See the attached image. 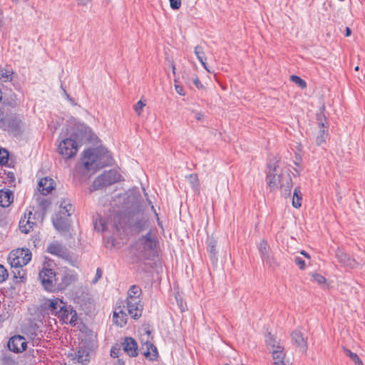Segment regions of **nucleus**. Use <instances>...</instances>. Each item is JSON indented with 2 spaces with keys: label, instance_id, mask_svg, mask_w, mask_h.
I'll list each match as a JSON object with an SVG mask.
<instances>
[{
  "label": "nucleus",
  "instance_id": "f257e3e1",
  "mask_svg": "<svg viewBox=\"0 0 365 365\" xmlns=\"http://www.w3.org/2000/svg\"><path fill=\"white\" fill-rule=\"evenodd\" d=\"M113 163L111 153L103 147L89 148L83 153L81 164L88 172L95 173L98 169Z\"/></svg>",
  "mask_w": 365,
  "mask_h": 365
},
{
  "label": "nucleus",
  "instance_id": "f03ea898",
  "mask_svg": "<svg viewBox=\"0 0 365 365\" xmlns=\"http://www.w3.org/2000/svg\"><path fill=\"white\" fill-rule=\"evenodd\" d=\"M267 183L272 191L280 189L284 195H289L292 187V180L287 173L279 170L278 167H274L272 173L269 172L267 175Z\"/></svg>",
  "mask_w": 365,
  "mask_h": 365
},
{
  "label": "nucleus",
  "instance_id": "7ed1b4c3",
  "mask_svg": "<svg viewBox=\"0 0 365 365\" xmlns=\"http://www.w3.org/2000/svg\"><path fill=\"white\" fill-rule=\"evenodd\" d=\"M31 252L29 249H16L10 252L9 260L11 267L17 269L14 271V277L21 279H25V272L19 269L26 265L31 259Z\"/></svg>",
  "mask_w": 365,
  "mask_h": 365
},
{
  "label": "nucleus",
  "instance_id": "20e7f679",
  "mask_svg": "<svg viewBox=\"0 0 365 365\" xmlns=\"http://www.w3.org/2000/svg\"><path fill=\"white\" fill-rule=\"evenodd\" d=\"M266 341L272 354L273 365H289V361L286 358L284 346L273 336H269Z\"/></svg>",
  "mask_w": 365,
  "mask_h": 365
},
{
  "label": "nucleus",
  "instance_id": "39448f33",
  "mask_svg": "<svg viewBox=\"0 0 365 365\" xmlns=\"http://www.w3.org/2000/svg\"><path fill=\"white\" fill-rule=\"evenodd\" d=\"M66 135L68 137H93V132L90 127L75 118L71 119L66 128Z\"/></svg>",
  "mask_w": 365,
  "mask_h": 365
},
{
  "label": "nucleus",
  "instance_id": "423d86ee",
  "mask_svg": "<svg viewBox=\"0 0 365 365\" xmlns=\"http://www.w3.org/2000/svg\"><path fill=\"white\" fill-rule=\"evenodd\" d=\"M138 256L143 259H149L155 252L156 241L150 235L140 238L135 243Z\"/></svg>",
  "mask_w": 365,
  "mask_h": 365
},
{
  "label": "nucleus",
  "instance_id": "0eeeda50",
  "mask_svg": "<svg viewBox=\"0 0 365 365\" xmlns=\"http://www.w3.org/2000/svg\"><path fill=\"white\" fill-rule=\"evenodd\" d=\"M151 332L145 329L140 335L141 351L147 359L151 361L155 360L158 356L157 348L151 342Z\"/></svg>",
  "mask_w": 365,
  "mask_h": 365
},
{
  "label": "nucleus",
  "instance_id": "6e6552de",
  "mask_svg": "<svg viewBox=\"0 0 365 365\" xmlns=\"http://www.w3.org/2000/svg\"><path fill=\"white\" fill-rule=\"evenodd\" d=\"M76 138H63L58 144V153L65 159L73 158L79 148Z\"/></svg>",
  "mask_w": 365,
  "mask_h": 365
},
{
  "label": "nucleus",
  "instance_id": "1a4fd4ad",
  "mask_svg": "<svg viewBox=\"0 0 365 365\" xmlns=\"http://www.w3.org/2000/svg\"><path fill=\"white\" fill-rule=\"evenodd\" d=\"M120 179V175L117 171L110 170L96 178L93 182V187L95 190L101 189L118 182Z\"/></svg>",
  "mask_w": 365,
  "mask_h": 365
},
{
  "label": "nucleus",
  "instance_id": "9d476101",
  "mask_svg": "<svg viewBox=\"0 0 365 365\" xmlns=\"http://www.w3.org/2000/svg\"><path fill=\"white\" fill-rule=\"evenodd\" d=\"M38 278L46 290H54L53 281L56 280V274L51 269H43L38 274Z\"/></svg>",
  "mask_w": 365,
  "mask_h": 365
},
{
  "label": "nucleus",
  "instance_id": "9b49d317",
  "mask_svg": "<svg viewBox=\"0 0 365 365\" xmlns=\"http://www.w3.org/2000/svg\"><path fill=\"white\" fill-rule=\"evenodd\" d=\"M36 225L35 217L31 211H28L24 214V216L21 218L19 222V230L21 232L28 234L31 231L34 227Z\"/></svg>",
  "mask_w": 365,
  "mask_h": 365
},
{
  "label": "nucleus",
  "instance_id": "f8f14e48",
  "mask_svg": "<svg viewBox=\"0 0 365 365\" xmlns=\"http://www.w3.org/2000/svg\"><path fill=\"white\" fill-rule=\"evenodd\" d=\"M126 308L128 314L136 319L141 317L143 309L141 299L126 300Z\"/></svg>",
  "mask_w": 365,
  "mask_h": 365
},
{
  "label": "nucleus",
  "instance_id": "ddd939ff",
  "mask_svg": "<svg viewBox=\"0 0 365 365\" xmlns=\"http://www.w3.org/2000/svg\"><path fill=\"white\" fill-rule=\"evenodd\" d=\"M7 346L10 351L15 353H21L26 349L27 342L24 336L17 335L12 336L9 339Z\"/></svg>",
  "mask_w": 365,
  "mask_h": 365
},
{
  "label": "nucleus",
  "instance_id": "4468645a",
  "mask_svg": "<svg viewBox=\"0 0 365 365\" xmlns=\"http://www.w3.org/2000/svg\"><path fill=\"white\" fill-rule=\"evenodd\" d=\"M66 303L59 298L47 299L45 302V308L51 312V314L57 316L61 309L64 307Z\"/></svg>",
  "mask_w": 365,
  "mask_h": 365
},
{
  "label": "nucleus",
  "instance_id": "2eb2a0df",
  "mask_svg": "<svg viewBox=\"0 0 365 365\" xmlns=\"http://www.w3.org/2000/svg\"><path fill=\"white\" fill-rule=\"evenodd\" d=\"M0 124H1L2 126H7L10 130L17 134L21 128V120L14 116L1 118Z\"/></svg>",
  "mask_w": 365,
  "mask_h": 365
},
{
  "label": "nucleus",
  "instance_id": "dca6fc26",
  "mask_svg": "<svg viewBox=\"0 0 365 365\" xmlns=\"http://www.w3.org/2000/svg\"><path fill=\"white\" fill-rule=\"evenodd\" d=\"M292 340L293 343L299 349L302 353H306L307 350V338L299 331H294L292 334Z\"/></svg>",
  "mask_w": 365,
  "mask_h": 365
},
{
  "label": "nucleus",
  "instance_id": "f3484780",
  "mask_svg": "<svg viewBox=\"0 0 365 365\" xmlns=\"http://www.w3.org/2000/svg\"><path fill=\"white\" fill-rule=\"evenodd\" d=\"M124 305L123 307L118 306L113 312V321L115 324L120 327L127 323V314L124 312Z\"/></svg>",
  "mask_w": 365,
  "mask_h": 365
},
{
  "label": "nucleus",
  "instance_id": "a211bd4d",
  "mask_svg": "<svg viewBox=\"0 0 365 365\" xmlns=\"http://www.w3.org/2000/svg\"><path fill=\"white\" fill-rule=\"evenodd\" d=\"M123 350L131 357L138 355V345L136 341L131 337H126L123 343Z\"/></svg>",
  "mask_w": 365,
  "mask_h": 365
},
{
  "label": "nucleus",
  "instance_id": "6ab92c4d",
  "mask_svg": "<svg viewBox=\"0 0 365 365\" xmlns=\"http://www.w3.org/2000/svg\"><path fill=\"white\" fill-rule=\"evenodd\" d=\"M336 257L338 259L340 263L351 269L356 267L358 264L354 259L351 258L349 255L340 250L336 251Z\"/></svg>",
  "mask_w": 365,
  "mask_h": 365
},
{
  "label": "nucleus",
  "instance_id": "aec40b11",
  "mask_svg": "<svg viewBox=\"0 0 365 365\" xmlns=\"http://www.w3.org/2000/svg\"><path fill=\"white\" fill-rule=\"evenodd\" d=\"M54 188V181L51 178H44L38 182V190L42 195H46Z\"/></svg>",
  "mask_w": 365,
  "mask_h": 365
},
{
  "label": "nucleus",
  "instance_id": "412c9836",
  "mask_svg": "<svg viewBox=\"0 0 365 365\" xmlns=\"http://www.w3.org/2000/svg\"><path fill=\"white\" fill-rule=\"evenodd\" d=\"M47 251L59 257H64L66 255V249L57 242L51 243L47 247Z\"/></svg>",
  "mask_w": 365,
  "mask_h": 365
},
{
  "label": "nucleus",
  "instance_id": "4be33fe9",
  "mask_svg": "<svg viewBox=\"0 0 365 365\" xmlns=\"http://www.w3.org/2000/svg\"><path fill=\"white\" fill-rule=\"evenodd\" d=\"M68 218L63 215H56L54 217H53V224L56 230L58 231H65L67 230L68 223Z\"/></svg>",
  "mask_w": 365,
  "mask_h": 365
},
{
  "label": "nucleus",
  "instance_id": "5701e85b",
  "mask_svg": "<svg viewBox=\"0 0 365 365\" xmlns=\"http://www.w3.org/2000/svg\"><path fill=\"white\" fill-rule=\"evenodd\" d=\"M14 201V195L9 190H0V206L8 207Z\"/></svg>",
  "mask_w": 365,
  "mask_h": 365
},
{
  "label": "nucleus",
  "instance_id": "b1692460",
  "mask_svg": "<svg viewBox=\"0 0 365 365\" xmlns=\"http://www.w3.org/2000/svg\"><path fill=\"white\" fill-rule=\"evenodd\" d=\"M77 280V275L72 272H66L61 277V282L58 284L60 289H64Z\"/></svg>",
  "mask_w": 365,
  "mask_h": 365
},
{
  "label": "nucleus",
  "instance_id": "393cba45",
  "mask_svg": "<svg viewBox=\"0 0 365 365\" xmlns=\"http://www.w3.org/2000/svg\"><path fill=\"white\" fill-rule=\"evenodd\" d=\"M74 212L73 205L67 200H63L59 206V211L57 215L68 217Z\"/></svg>",
  "mask_w": 365,
  "mask_h": 365
},
{
  "label": "nucleus",
  "instance_id": "a878e982",
  "mask_svg": "<svg viewBox=\"0 0 365 365\" xmlns=\"http://www.w3.org/2000/svg\"><path fill=\"white\" fill-rule=\"evenodd\" d=\"M74 359L77 362L83 364L89 361V352L86 349H79L78 351L76 352Z\"/></svg>",
  "mask_w": 365,
  "mask_h": 365
},
{
  "label": "nucleus",
  "instance_id": "bb28decb",
  "mask_svg": "<svg viewBox=\"0 0 365 365\" xmlns=\"http://www.w3.org/2000/svg\"><path fill=\"white\" fill-rule=\"evenodd\" d=\"M142 294V290L140 287L137 285H133L128 291V297L127 300L141 299L140 295Z\"/></svg>",
  "mask_w": 365,
  "mask_h": 365
},
{
  "label": "nucleus",
  "instance_id": "cd10ccee",
  "mask_svg": "<svg viewBox=\"0 0 365 365\" xmlns=\"http://www.w3.org/2000/svg\"><path fill=\"white\" fill-rule=\"evenodd\" d=\"M71 312V307H67L66 304H65L64 307L62 309H61L57 316L63 323H68Z\"/></svg>",
  "mask_w": 365,
  "mask_h": 365
},
{
  "label": "nucleus",
  "instance_id": "c85d7f7f",
  "mask_svg": "<svg viewBox=\"0 0 365 365\" xmlns=\"http://www.w3.org/2000/svg\"><path fill=\"white\" fill-rule=\"evenodd\" d=\"M258 249L263 260L269 257V247L266 241L262 240L258 245Z\"/></svg>",
  "mask_w": 365,
  "mask_h": 365
},
{
  "label": "nucleus",
  "instance_id": "c756f323",
  "mask_svg": "<svg viewBox=\"0 0 365 365\" xmlns=\"http://www.w3.org/2000/svg\"><path fill=\"white\" fill-rule=\"evenodd\" d=\"M302 193L299 187H296L294 190L293 193V199H292V205L296 208H299L301 207L302 203Z\"/></svg>",
  "mask_w": 365,
  "mask_h": 365
},
{
  "label": "nucleus",
  "instance_id": "7c9ffc66",
  "mask_svg": "<svg viewBox=\"0 0 365 365\" xmlns=\"http://www.w3.org/2000/svg\"><path fill=\"white\" fill-rule=\"evenodd\" d=\"M344 351L345 354L349 357L350 359L352 360L356 365H364L362 361L359 359L356 354L353 353L351 350L346 348L344 349Z\"/></svg>",
  "mask_w": 365,
  "mask_h": 365
},
{
  "label": "nucleus",
  "instance_id": "2f4dec72",
  "mask_svg": "<svg viewBox=\"0 0 365 365\" xmlns=\"http://www.w3.org/2000/svg\"><path fill=\"white\" fill-rule=\"evenodd\" d=\"M14 72L10 69H3L0 71V79L3 81H11L12 80V75Z\"/></svg>",
  "mask_w": 365,
  "mask_h": 365
},
{
  "label": "nucleus",
  "instance_id": "473e14b6",
  "mask_svg": "<svg viewBox=\"0 0 365 365\" xmlns=\"http://www.w3.org/2000/svg\"><path fill=\"white\" fill-rule=\"evenodd\" d=\"M187 178L193 188L196 190H198L200 187V182L197 174H190Z\"/></svg>",
  "mask_w": 365,
  "mask_h": 365
},
{
  "label": "nucleus",
  "instance_id": "72a5a7b5",
  "mask_svg": "<svg viewBox=\"0 0 365 365\" xmlns=\"http://www.w3.org/2000/svg\"><path fill=\"white\" fill-rule=\"evenodd\" d=\"M290 79L302 89L307 87V83L298 76L292 75L291 76Z\"/></svg>",
  "mask_w": 365,
  "mask_h": 365
},
{
  "label": "nucleus",
  "instance_id": "f704fd0d",
  "mask_svg": "<svg viewBox=\"0 0 365 365\" xmlns=\"http://www.w3.org/2000/svg\"><path fill=\"white\" fill-rule=\"evenodd\" d=\"M312 280L319 285L324 284L327 282L324 277L317 273H312L311 274Z\"/></svg>",
  "mask_w": 365,
  "mask_h": 365
},
{
  "label": "nucleus",
  "instance_id": "c9c22d12",
  "mask_svg": "<svg viewBox=\"0 0 365 365\" xmlns=\"http://www.w3.org/2000/svg\"><path fill=\"white\" fill-rule=\"evenodd\" d=\"M195 53L200 62H202V60H206L203 48L200 46H197L195 48Z\"/></svg>",
  "mask_w": 365,
  "mask_h": 365
},
{
  "label": "nucleus",
  "instance_id": "e433bc0d",
  "mask_svg": "<svg viewBox=\"0 0 365 365\" xmlns=\"http://www.w3.org/2000/svg\"><path fill=\"white\" fill-rule=\"evenodd\" d=\"M9 154L6 150L0 149V164H5L8 162Z\"/></svg>",
  "mask_w": 365,
  "mask_h": 365
},
{
  "label": "nucleus",
  "instance_id": "4c0bfd02",
  "mask_svg": "<svg viewBox=\"0 0 365 365\" xmlns=\"http://www.w3.org/2000/svg\"><path fill=\"white\" fill-rule=\"evenodd\" d=\"M145 103L141 100L138 101L136 104L134 106V110L138 115L141 114L143 108L145 107Z\"/></svg>",
  "mask_w": 365,
  "mask_h": 365
},
{
  "label": "nucleus",
  "instance_id": "58836bf2",
  "mask_svg": "<svg viewBox=\"0 0 365 365\" xmlns=\"http://www.w3.org/2000/svg\"><path fill=\"white\" fill-rule=\"evenodd\" d=\"M294 262L300 269H304L306 267V263L300 257H294Z\"/></svg>",
  "mask_w": 365,
  "mask_h": 365
},
{
  "label": "nucleus",
  "instance_id": "ea45409f",
  "mask_svg": "<svg viewBox=\"0 0 365 365\" xmlns=\"http://www.w3.org/2000/svg\"><path fill=\"white\" fill-rule=\"evenodd\" d=\"M8 277V273L4 267L0 264V282H4Z\"/></svg>",
  "mask_w": 365,
  "mask_h": 365
},
{
  "label": "nucleus",
  "instance_id": "a19ab883",
  "mask_svg": "<svg viewBox=\"0 0 365 365\" xmlns=\"http://www.w3.org/2000/svg\"><path fill=\"white\" fill-rule=\"evenodd\" d=\"M77 318L78 317H77L76 312L71 308V312L70 313V317L68 318V323H69L71 324H75L76 322L77 321Z\"/></svg>",
  "mask_w": 365,
  "mask_h": 365
},
{
  "label": "nucleus",
  "instance_id": "79ce46f5",
  "mask_svg": "<svg viewBox=\"0 0 365 365\" xmlns=\"http://www.w3.org/2000/svg\"><path fill=\"white\" fill-rule=\"evenodd\" d=\"M171 9H179L181 6V0H169Z\"/></svg>",
  "mask_w": 365,
  "mask_h": 365
},
{
  "label": "nucleus",
  "instance_id": "37998d69",
  "mask_svg": "<svg viewBox=\"0 0 365 365\" xmlns=\"http://www.w3.org/2000/svg\"><path fill=\"white\" fill-rule=\"evenodd\" d=\"M319 126L320 128V130L319 131V137H323V135H327L325 130L324 123L322 120L319 123Z\"/></svg>",
  "mask_w": 365,
  "mask_h": 365
},
{
  "label": "nucleus",
  "instance_id": "c03bdc74",
  "mask_svg": "<svg viewBox=\"0 0 365 365\" xmlns=\"http://www.w3.org/2000/svg\"><path fill=\"white\" fill-rule=\"evenodd\" d=\"M193 117L197 120V121H203L204 120V114L199 112H193Z\"/></svg>",
  "mask_w": 365,
  "mask_h": 365
},
{
  "label": "nucleus",
  "instance_id": "a18cd8bd",
  "mask_svg": "<svg viewBox=\"0 0 365 365\" xmlns=\"http://www.w3.org/2000/svg\"><path fill=\"white\" fill-rule=\"evenodd\" d=\"M193 83L199 89L203 88L202 83L200 82L199 78L197 76L193 78Z\"/></svg>",
  "mask_w": 365,
  "mask_h": 365
},
{
  "label": "nucleus",
  "instance_id": "49530a36",
  "mask_svg": "<svg viewBox=\"0 0 365 365\" xmlns=\"http://www.w3.org/2000/svg\"><path fill=\"white\" fill-rule=\"evenodd\" d=\"M175 91L176 92L181 95V96H185V92H184V90H183V88L182 86H180V85H177L175 84Z\"/></svg>",
  "mask_w": 365,
  "mask_h": 365
},
{
  "label": "nucleus",
  "instance_id": "de8ad7c7",
  "mask_svg": "<svg viewBox=\"0 0 365 365\" xmlns=\"http://www.w3.org/2000/svg\"><path fill=\"white\" fill-rule=\"evenodd\" d=\"M118 351L119 350L115 348H112L110 351V356L112 357L116 358L118 356Z\"/></svg>",
  "mask_w": 365,
  "mask_h": 365
},
{
  "label": "nucleus",
  "instance_id": "09e8293b",
  "mask_svg": "<svg viewBox=\"0 0 365 365\" xmlns=\"http://www.w3.org/2000/svg\"><path fill=\"white\" fill-rule=\"evenodd\" d=\"M90 0H78V4L81 6H86Z\"/></svg>",
  "mask_w": 365,
  "mask_h": 365
},
{
  "label": "nucleus",
  "instance_id": "8fccbe9b",
  "mask_svg": "<svg viewBox=\"0 0 365 365\" xmlns=\"http://www.w3.org/2000/svg\"><path fill=\"white\" fill-rule=\"evenodd\" d=\"M206 60H202V62H200L202 65L203 68L209 73H211V71L208 68L207 63L205 62Z\"/></svg>",
  "mask_w": 365,
  "mask_h": 365
},
{
  "label": "nucleus",
  "instance_id": "3c124183",
  "mask_svg": "<svg viewBox=\"0 0 365 365\" xmlns=\"http://www.w3.org/2000/svg\"><path fill=\"white\" fill-rule=\"evenodd\" d=\"M100 225H101V227H98V225L96 224V225H95L96 229H97L98 231H103L105 230V227H104V225L102 224L101 220H100Z\"/></svg>",
  "mask_w": 365,
  "mask_h": 365
},
{
  "label": "nucleus",
  "instance_id": "603ef678",
  "mask_svg": "<svg viewBox=\"0 0 365 365\" xmlns=\"http://www.w3.org/2000/svg\"><path fill=\"white\" fill-rule=\"evenodd\" d=\"M351 34V30L350 28L349 27H346V33H345V36H349Z\"/></svg>",
  "mask_w": 365,
  "mask_h": 365
},
{
  "label": "nucleus",
  "instance_id": "864d4df0",
  "mask_svg": "<svg viewBox=\"0 0 365 365\" xmlns=\"http://www.w3.org/2000/svg\"><path fill=\"white\" fill-rule=\"evenodd\" d=\"M301 254H302V255H304V256L306 258H307V259H309V258H310L309 255L308 253H307V252H306L305 251H304V250H302V251L301 252Z\"/></svg>",
  "mask_w": 365,
  "mask_h": 365
},
{
  "label": "nucleus",
  "instance_id": "5fc2aeb1",
  "mask_svg": "<svg viewBox=\"0 0 365 365\" xmlns=\"http://www.w3.org/2000/svg\"><path fill=\"white\" fill-rule=\"evenodd\" d=\"M102 272L100 269H97L96 277L100 278L101 277Z\"/></svg>",
  "mask_w": 365,
  "mask_h": 365
},
{
  "label": "nucleus",
  "instance_id": "6e6d98bb",
  "mask_svg": "<svg viewBox=\"0 0 365 365\" xmlns=\"http://www.w3.org/2000/svg\"><path fill=\"white\" fill-rule=\"evenodd\" d=\"M215 246L214 245H212L210 247V252L215 254Z\"/></svg>",
  "mask_w": 365,
  "mask_h": 365
},
{
  "label": "nucleus",
  "instance_id": "4d7b16f0",
  "mask_svg": "<svg viewBox=\"0 0 365 365\" xmlns=\"http://www.w3.org/2000/svg\"><path fill=\"white\" fill-rule=\"evenodd\" d=\"M9 175H11V178L14 179V175L13 173H9Z\"/></svg>",
  "mask_w": 365,
  "mask_h": 365
},
{
  "label": "nucleus",
  "instance_id": "13d9d810",
  "mask_svg": "<svg viewBox=\"0 0 365 365\" xmlns=\"http://www.w3.org/2000/svg\"><path fill=\"white\" fill-rule=\"evenodd\" d=\"M172 68H173V73L175 74V67L174 65H173Z\"/></svg>",
  "mask_w": 365,
  "mask_h": 365
},
{
  "label": "nucleus",
  "instance_id": "bf43d9fd",
  "mask_svg": "<svg viewBox=\"0 0 365 365\" xmlns=\"http://www.w3.org/2000/svg\"><path fill=\"white\" fill-rule=\"evenodd\" d=\"M354 69H355V71H358L359 70V66H356Z\"/></svg>",
  "mask_w": 365,
  "mask_h": 365
},
{
  "label": "nucleus",
  "instance_id": "052dcab7",
  "mask_svg": "<svg viewBox=\"0 0 365 365\" xmlns=\"http://www.w3.org/2000/svg\"><path fill=\"white\" fill-rule=\"evenodd\" d=\"M1 15V11H0V16Z\"/></svg>",
  "mask_w": 365,
  "mask_h": 365
}]
</instances>
